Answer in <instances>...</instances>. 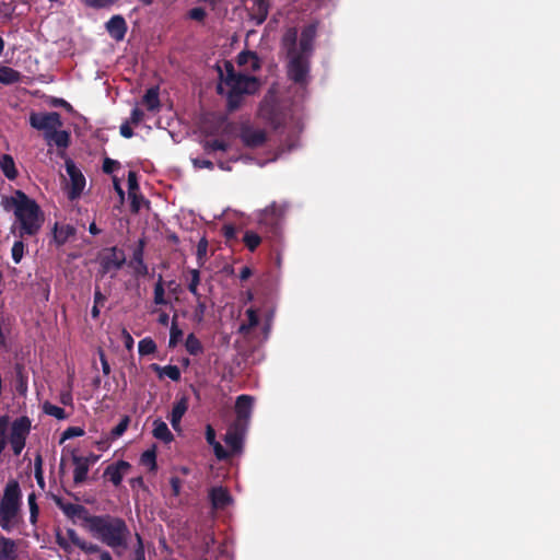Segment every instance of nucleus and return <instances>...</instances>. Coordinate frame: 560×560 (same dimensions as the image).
<instances>
[{"mask_svg": "<svg viewBox=\"0 0 560 560\" xmlns=\"http://www.w3.org/2000/svg\"><path fill=\"white\" fill-rule=\"evenodd\" d=\"M316 35L315 25L311 24L304 27L298 42L296 28H289L282 38V46L288 58L289 78L304 85L308 81L310 57L313 50V42Z\"/></svg>", "mask_w": 560, "mask_h": 560, "instance_id": "nucleus-1", "label": "nucleus"}, {"mask_svg": "<svg viewBox=\"0 0 560 560\" xmlns=\"http://www.w3.org/2000/svg\"><path fill=\"white\" fill-rule=\"evenodd\" d=\"M84 528L97 540L122 556L129 548L131 532L121 517L110 514L83 516Z\"/></svg>", "mask_w": 560, "mask_h": 560, "instance_id": "nucleus-2", "label": "nucleus"}, {"mask_svg": "<svg viewBox=\"0 0 560 560\" xmlns=\"http://www.w3.org/2000/svg\"><path fill=\"white\" fill-rule=\"evenodd\" d=\"M7 210L14 213L15 221L11 228L12 233L18 230L19 237L36 235L44 223V213L36 201L22 190L3 200Z\"/></svg>", "mask_w": 560, "mask_h": 560, "instance_id": "nucleus-3", "label": "nucleus"}, {"mask_svg": "<svg viewBox=\"0 0 560 560\" xmlns=\"http://www.w3.org/2000/svg\"><path fill=\"white\" fill-rule=\"evenodd\" d=\"M217 68L220 78L218 92L228 96L232 107L235 106V98L238 95L255 93L259 88V82L255 77L236 72L234 66L229 61H224L222 66L218 65Z\"/></svg>", "mask_w": 560, "mask_h": 560, "instance_id": "nucleus-4", "label": "nucleus"}, {"mask_svg": "<svg viewBox=\"0 0 560 560\" xmlns=\"http://www.w3.org/2000/svg\"><path fill=\"white\" fill-rule=\"evenodd\" d=\"M21 498L19 483L14 480L9 481L0 500V527L8 533L19 529L23 523Z\"/></svg>", "mask_w": 560, "mask_h": 560, "instance_id": "nucleus-5", "label": "nucleus"}, {"mask_svg": "<svg viewBox=\"0 0 560 560\" xmlns=\"http://www.w3.org/2000/svg\"><path fill=\"white\" fill-rule=\"evenodd\" d=\"M31 420L27 417L16 418L10 422L9 417H0V454L10 444L14 455L19 456L25 447L31 432Z\"/></svg>", "mask_w": 560, "mask_h": 560, "instance_id": "nucleus-6", "label": "nucleus"}, {"mask_svg": "<svg viewBox=\"0 0 560 560\" xmlns=\"http://www.w3.org/2000/svg\"><path fill=\"white\" fill-rule=\"evenodd\" d=\"M30 125L39 131H43L44 138H48L56 129L62 127L61 116L57 112L32 113L30 115Z\"/></svg>", "mask_w": 560, "mask_h": 560, "instance_id": "nucleus-7", "label": "nucleus"}, {"mask_svg": "<svg viewBox=\"0 0 560 560\" xmlns=\"http://www.w3.org/2000/svg\"><path fill=\"white\" fill-rule=\"evenodd\" d=\"M66 172L69 176L68 196L74 200L81 196L85 187V178L71 160L66 161Z\"/></svg>", "mask_w": 560, "mask_h": 560, "instance_id": "nucleus-8", "label": "nucleus"}, {"mask_svg": "<svg viewBox=\"0 0 560 560\" xmlns=\"http://www.w3.org/2000/svg\"><path fill=\"white\" fill-rule=\"evenodd\" d=\"M254 399L248 395H241L236 399L235 410H236V424H241L246 427L253 409Z\"/></svg>", "mask_w": 560, "mask_h": 560, "instance_id": "nucleus-9", "label": "nucleus"}, {"mask_svg": "<svg viewBox=\"0 0 560 560\" xmlns=\"http://www.w3.org/2000/svg\"><path fill=\"white\" fill-rule=\"evenodd\" d=\"M125 262V256L121 252L115 247L110 248L101 260L103 273H107L112 270H118Z\"/></svg>", "mask_w": 560, "mask_h": 560, "instance_id": "nucleus-10", "label": "nucleus"}, {"mask_svg": "<svg viewBox=\"0 0 560 560\" xmlns=\"http://www.w3.org/2000/svg\"><path fill=\"white\" fill-rule=\"evenodd\" d=\"M246 427L234 423L225 434V443L233 453L242 448Z\"/></svg>", "mask_w": 560, "mask_h": 560, "instance_id": "nucleus-11", "label": "nucleus"}, {"mask_svg": "<svg viewBox=\"0 0 560 560\" xmlns=\"http://www.w3.org/2000/svg\"><path fill=\"white\" fill-rule=\"evenodd\" d=\"M106 31L115 40H122L127 32L125 19L121 15L112 16L106 23Z\"/></svg>", "mask_w": 560, "mask_h": 560, "instance_id": "nucleus-12", "label": "nucleus"}, {"mask_svg": "<svg viewBox=\"0 0 560 560\" xmlns=\"http://www.w3.org/2000/svg\"><path fill=\"white\" fill-rule=\"evenodd\" d=\"M242 140L247 147L256 148L266 141V132L259 128L246 127L242 131Z\"/></svg>", "mask_w": 560, "mask_h": 560, "instance_id": "nucleus-13", "label": "nucleus"}, {"mask_svg": "<svg viewBox=\"0 0 560 560\" xmlns=\"http://www.w3.org/2000/svg\"><path fill=\"white\" fill-rule=\"evenodd\" d=\"M209 498L214 509H225L232 503V497L223 487H213L209 492Z\"/></svg>", "mask_w": 560, "mask_h": 560, "instance_id": "nucleus-14", "label": "nucleus"}, {"mask_svg": "<svg viewBox=\"0 0 560 560\" xmlns=\"http://www.w3.org/2000/svg\"><path fill=\"white\" fill-rule=\"evenodd\" d=\"M237 65L242 71H256L260 68V61L253 51H243L237 56Z\"/></svg>", "mask_w": 560, "mask_h": 560, "instance_id": "nucleus-15", "label": "nucleus"}, {"mask_svg": "<svg viewBox=\"0 0 560 560\" xmlns=\"http://www.w3.org/2000/svg\"><path fill=\"white\" fill-rule=\"evenodd\" d=\"M187 409L188 404L185 397H182L174 404L170 415V421L175 431H178L180 429V420L183 416L186 413Z\"/></svg>", "mask_w": 560, "mask_h": 560, "instance_id": "nucleus-16", "label": "nucleus"}, {"mask_svg": "<svg viewBox=\"0 0 560 560\" xmlns=\"http://www.w3.org/2000/svg\"><path fill=\"white\" fill-rule=\"evenodd\" d=\"M130 465L127 462L120 460L114 466L107 467L105 475L108 476V479L115 485L118 486L124 475L129 470Z\"/></svg>", "mask_w": 560, "mask_h": 560, "instance_id": "nucleus-17", "label": "nucleus"}, {"mask_svg": "<svg viewBox=\"0 0 560 560\" xmlns=\"http://www.w3.org/2000/svg\"><path fill=\"white\" fill-rule=\"evenodd\" d=\"M73 464H74V470H73V479L75 483H81L86 479L90 464L88 458L82 456H73Z\"/></svg>", "mask_w": 560, "mask_h": 560, "instance_id": "nucleus-18", "label": "nucleus"}, {"mask_svg": "<svg viewBox=\"0 0 560 560\" xmlns=\"http://www.w3.org/2000/svg\"><path fill=\"white\" fill-rule=\"evenodd\" d=\"M18 548L14 540L0 536V560H15Z\"/></svg>", "mask_w": 560, "mask_h": 560, "instance_id": "nucleus-19", "label": "nucleus"}, {"mask_svg": "<svg viewBox=\"0 0 560 560\" xmlns=\"http://www.w3.org/2000/svg\"><path fill=\"white\" fill-rule=\"evenodd\" d=\"M153 435L154 438L168 443L173 440V434L170 431L167 424L161 419L153 421Z\"/></svg>", "mask_w": 560, "mask_h": 560, "instance_id": "nucleus-20", "label": "nucleus"}, {"mask_svg": "<svg viewBox=\"0 0 560 560\" xmlns=\"http://www.w3.org/2000/svg\"><path fill=\"white\" fill-rule=\"evenodd\" d=\"M48 145H57L58 148H67L69 144V132L56 129L48 138L45 139Z\"/></svg>", "mask_w": 560, "mask_h": 560, "instance_id": "nucleus-21", "label": "nucleus"}, {"mask_svg": "<svg viewBox=\"0 0 560 560\" xmlns=\"http://www.w3.org/2000/svg\"><path fill=\"white\" fill-rule=\"evenodd\" d=\"M75 233V229L70 224L56 225L54 237L55 241L62 245Z\"/></svg>", "mask_w": 560, "mask_h": 560, "instance_id": "nucleus-22", "label": "nucleus"}, {"mask_svg": "<svg viewBox=\"0 0 560 560\" xmlns=\"http://www.w3.org/2000/svg\"><path fill=\"white\" fill-rule=\"evenodd\" d=\"M0 168L9 179H14L18 176L13 158L9 154L0 156Z\"/></svg>", "mask_w": 560, "mask_h": 560, "instance_id": "nucleus-23", "label": "nucleus"}, {"mask_svg": "<svg viewBox=\"0 0 560 560\" xmlns=\"http://www.w3.org/2000/svg\"><path fill=\"white\" fill-rule=\"evenodd\" d=\"M142 104L150 112H155L160 107L159 91L158 89H149L142 98Z\"/></svg>", "mask_w": 560, "mask_h": 560, "instance_id": "nucleus-24", "label": "nucleus"}, {"mask_svg": "<svg viewBox=\"0 0 560 560\" xmlns=\"http://www.w3.org/2000/svg\"><path fill=\"white\" fill-rule=\"evenodd\" d=\"M130 264L138 276H145L148 273V267L143 261V250L141 247L135 250Z\"/></svg>", "mask_w": 560, "mask_h": 560, "instance_id": "nucleus-25", "label": "nucleus"}, {"mask_svg": "<svg viewBox=\"0 0 560 560\" xmlns=\"http://www.w3.org/2000/svg\"><path fill=\"white\" fill-rule=\"evenodd\" d=\"M187 281H188V290L195 296L196 300H199L201 295L198 285L200 283V272L197 269H190L187 272Z\"/></svg>", "mask_w": 560, "mask_h": 560, "instance_id": "nucleus-26", "label": "nucleus"}, {"mask_svg": "<svg viewBox=\"0 0 560 560\" xmlns=\"http://www.w3.org/2000/svg\"><path fill=\"white\" fill-rule=\"evenodd\" d=\"M20 74L18 71L9 67H0V82L11 84L18 82Z\"/></svg>", "mask_w": 560, "mask_h": 560, "instance_id": "nucleus-27", "label": "nucleus"}, {"mask_svg": "<svg viewBox=\"0 0 560 560\" xmlns=\"http://www.w3.org/2000/svg\"><path fill=\"white\" fill-rule=\"evenodd\" d=\"M185 347L186 350L192 355H196L202 351V346L194 334H189L187 336Z\"/></svg>", "mask_w": 560, "mask_h": 560, "instance_id": "nucleus-28", "label": "nucleus"}, {"mask_svg": "<svg viewBox=\"0 0 560 560\" xmlns=\"http://www.w3.org/2000/svg\"><path fill=\"white\" fill-rule=\"evenodd\" d=\"M246 315L248 318L247 323L242 324L238 329L240 332L242 334H247L252 328H254L258 324V316L253 308L247 310Z\"/></svg>", "mask_w": 560, "mask_h": 560, "instance_id": "nucleus-29", "label": "nucleus"}, {"mask_svg": "<svg viewBox=\"0 0 560 560\" xmlns=\"http://www.w3.org/2000/svg\"><path fill=\"white\" fill-rule=\"evenodd\" d=\"M156 350V345L151 338H143L138 343V351L141 355H148Z\"/></svg>", "mask_w": 560, "mask_h": 560, "instance_id": "nucleus-30", "label": "nucleus"}, {"mask_svg": "<svg viewBox=\"0 0 560 560\" xmlns=\"http://www.w3.org/2000/svg\"><path fill=\"white\" fill-rule=\"evenodd\" d=\"M43 409L46 415H49L58 420H62L66 418V411L59 406L45 402Z\"/></svg>", "mask_w": 560, "mask_h": 560, "instance_id": "nucleus-31", "label": "nucleus"}, {"mask_svg": "<svg viewBox=\"0 0 560 560\" xmlns=\"http://www.w3.org/2000/svg\"><path fill=\"white\" fill-rule=\"evenodd\" d=\"M154 303L156 305H166L168 302L165 299V289L163 287L162 277L159 278L154 287Z\"/></svg>", "mask_w": 560, "mask_h": 560, "instance_id": "nucleus-32", "label": "nucleus"}, {"mask_svg": "<svg viewBox=\"0 0 560 560\" xmlns=\"http://www.w3.org/2000/svg\"><path fill=\"white\" fill-rule=\"evenodd\" d=\"M27 504L30 508V522L34 525L37 522L38 517V505L36 503V494L34 492L30 493L27 497Z\"/></svg>", "mask_w": 560, "mask_h": 560, "instance_id": "nucleus-33", "label": "nucleus"}, {"mask_svg": "<svg viewBox=\"0 0 560 560\" xmlns=\"http://www.w3.org/2000/svg\"><path fill=\"white\" fill-rule=\"evenodd\" d=\"M207 311L206 302L202 300L201 295L199 300H196V307L192 314L194 320L197 323H201L203 320L205 314Z\"/></svg>", "mask_w": 560, "mask_h": 560, "instance_id": "nucleus-34", "label": "nucleus"}, {"mask_svg": "<svg viewBox=\"0 0 560 560\" xmlns=\"http://www.w3.org/2000/svg\"><path fill=\"white\" fill-rule=\"evenodd\" d=\"M260 115L270 120L271 122H273L276 126L280 125V121L276 118V116L273 115V112H272V108H271V105L269 104V102L266 100L264 101V103L261 104L260 106V110H259Z\"/></svg>", "mask_w": 560, "mask_h": 560, "instance_id": "nucleus-35", "label": "nucleus"}, {"mask_svg": "<svg viewBox=\"0 0 560 560\" xmlns=\"http://www.w3.org/2000/svg\"><path fill=\"white\" fill-rule=\"evenodd\" d=\"M160 376H165L172 381H178L180 377V371L176 365H166L160 369Z\"/></svg>", "mask_w": 560, "mask_h": 560, "instance_id": "nucleus-36", "label": "nucleus"}, {"mask_svg": "<svg viewBox=\"0 0 560 560\" xmlns=\"http://www.w3.org/2000/svg\"><path fill=\"white\" fill-rule=\"evenodd\" d=\"M244 243L253 252L260 244V236L252 231H247L244 235Z\"/></svg>", "mask_w": 560, "mask_h": 560, "instance_id": "nucleus-37", "label": "nucleus"}, {"mask_svg": "<svg viewBox=\"0 0 560 560\" xmlns=\"http://www.w3.org/2000/svg\"><path fill=\"white\" fill-rule=\"evenodd\" d=\"M205 150L207 152H214V151H226L229 145L222 140H209L203 145Z\"/></svg>", "mask_w": 560, "mask_h": 560, "instance_id": "nucleus-38", "label": "nucleus"}, {"mask_svg": "<svg viewBox=\"0 0 560 560\" xmlns=\"http://www.w3.org/2000/svg\"><path fill=\"white\" fill-rule=\"evenodd\" d=\"M61 509L68 516H81V514H83V517L85 514H88L85 509L79 504H66L62 505Z\"/></svg>", "mask_w": 560, "mask_h": 560, "instance_id": "nucleus-39", "label": "nucleus"}, {"mask_svg": "<svg viewBox=\"0 0 560 560\" xmlns=\"http://www.w3.org/2000/svg\"><path fill=\"white\" fill-rule=\"evenodd\" d=\"M24 250H25V245L22 241H15L13 246H12V249H11V254H12V259L14 260L15 264H19L23 256H24Z\"/></svg>", "mask_w": 560, "mask_h": 560, "instance_id": "nucleus-40", "label": "nucleus"}, {"mask_svg": "<svg viewBox=\"0 0 560 560\" xmlns=\"http://www.w3.org/2000/svg\"><path fill=\"white\" fill-rule=\"evenodd\" d=\"M128 425H129V418L125 417L124 419L120 420V422L115 428L112 429L110 439L115 440V439H118L119 436H121L126 432Z\"/></svg>", "mask_w": 560, "mask_h": 560, "instance_id": "nucleus-41", "label": "nucleus"}, {"mask_svg": "<svg viewBox=\"0 0 560 560\" xmlns=\"http://www.w3.org/2000/svg\"><path fill=\"white\" fill-rule=\"evenodd\" d=\"M83 434H84V430L82 428L69 427L68 429H66L63 431L60 443H62L66 440L72 439V438L82 436Z\"/></svg>", "mask_w": 560, "mask_h": 560, "instance_id": "nucleus-42", "label": "nucleus"}, {"mask_svg": "<svg viewBox=\"0 0 560 560\" xmlns=\"http://www.w3.org/2000/svg\"><path fill=\"white\" fill-rule=\"evenodd\" d=\"M182 337L183 331L177 327L175 320H173L170 331V347H175Z\"/></svg>", "mask_w": 560, "mask_h": 560, "instance_id": "nucleus-43", "label": "nucleus"}, {"mask_svg": "<svg viewBox=\"0 0 560 560\" xmlns=\"http://www.w3.org/2000/svg\"><path fill=\"white\" fill-rule=\"evenodd\" d=\"M136 539H137V546L132 553L131 560H145L144 547H143L141 536L139 534H136Z\"/></svg>", "mask_w": 560, "mask_h": 560, "instance_id": "nucleus-44", "label": "nucleus"}, {"mask_svg": "<svg viewBox=\"0 0 560 560\" xmlns=\"http://www.w3.org/2000/svg\"><path fill=\"white\" fill-rule=\"evenodd\" d=\"M79 549H81L83 552L88 555L98 553L100 551H103L104 549H101V547L96 544L86 541L83 539V541L80 544Z\"/></svg>", "mask_w": 560, "mask_h": 560, "instance_id": "nucleus-45", "label": "nucleus"}, {"mask_svg": "<svg viewBox=\"0 0 560 560\" xmlns=\"http://www.w3.org/2000/svg\"><path fill=\"white\" fill-rule=\"evenodd\" d=\"M143 465L148 466L151 470L155 469V454L152 451H147L141 456Z\"/></svg>", "mask_w": 560, "mask_h": 560, "instance_id": "nucleus-46", "label": "nucleus"}, {"mask_svg": "<svg viewBox=\"0 0 560 560\" xmlns=\"http://www.w3.org/2000/svg\"><path fill=\"white\" fill-rule=\"evenodd\" d=\"M56 542L66 552H70L72 550L67 534L63 535L61 533H57Z\"/></svg>", "mask_w": 560, "mask_h": 560, "instance_id": "nucleus-47", "label": "nucleus"}, {"mask_svg": "<svg viewBox=\"0 0 560 560\" xmlns=\"http://www.w3.org/2000/svg\"><path fill=\"white\" fill-rule=\"evenodd\" d=\"M138 188H139V186H138L136 173L135 172H129V174H128L129 196L130 197H135V194L138 190Z\"/></svg>", "mask_w": 560, "mask_h": 560, "instance_id": "nucleus-48", "label": "nucleus"}, {"mask_svg": "<svg viewBox=\"0 0 560 560\" xmlns=\"http://www.w3.org/2000/svg\"><path fill=\"white\" fill-rule=\"evenodd\" d=\"M66 534L71 546L73 545L79 548L83 539L77 534V532L72 528H68Z\"/></svg>", "mask_w": 560, "mask_h": 560, "instance_id": "nucleus-49", "label": "nucleus"}, {"mask_svg": "<svg viewBox=\"0 0 560 560\" xmlns=\"http://www.w3.org/2000/svg\"><path fill=\"white\" fill-rule=\"evenodd\" d=\"M188 16L195 21H203L206 18V11L202 8H194L188 12Z\"/></svg>", "mask_w": 560, "mask_h": 560, "instance_id": "nucleus-50", "label": "nucleus"}, {"mask_svg": "<svg viewBox=\"0 0 560 560\" xmlns=\"http://www.w3.org/2000/svg\"><path fill=\"white\" fill-rule=\"evenodd\" d=\"M213 447L214 454L218 459H225L229 457L230 453L219 443H214L211 445Z\"/></svg>", "mask_w": 560, "mask_h": 560, "instance_id": "nucleus-51", "label": "nucleus"}, {"mask_svg": "<svg viewBox=\"0 0 560 560\" xmlns=\"http://www.w3.org/2000/svg\"><path fill=\"white\" fill-rule=\"evenodd\" d=\"M143 116H144L143 112L141 109H139L138 107H136L131 112L129 122H131L132 125H139L142 121Z\"/></svg>", "mask_w": 560, "mask_h": 560, "instance_id": "nucleus-52", "label": "nucleus"}, {"mask_svg": "<svg viewBox=\"0 0 560 560\" xmlns=\"http://www.w3.org/2000/svg\"><path fill=\"white\" fill-rule=\"evenodd\" d=\"M192 164L196 168H212L213 163L208 160L194 159Z\"/></svg>", "mask_w": 560, "mask_h": 560, "instance_id": "nucleus-53", "label": "nucleus"}, {"mask_svg": "<svg viewBox=\"0 0 560 560\" xmlns=\"http://www.w3.org/2000/svg\"><path fill=\"white\" fill-rule=\"evenodd\" d=\"M130 124L131 122L126 121L120 126V135L125 138H131L133 135Z\"/></svg>", "mask_w": 560, "mask_h": 560, "instance_id": "nucleus-54", "label": "nucleus"}, {"mask_svg": "<svg viewBox=\"0 0 560 560\" xmlns=\"http://www.w3.org/2000/svg\"><path fill=\"white\" fill-rule=\"evenodd\" d=\"M207 247H208V242L206 238H201L198 243V246H197V255H198V258L200 259L202 256L206 255L207 253Z\"/></svg>", "mask_w": 560, "mask_h": 560, "instance_id": "nucleus-55", "label": "nucleus"}, {"mask_svg": "<svg viewBox=\"0 0 560 560\" xmlns=\"http://www.w3.org/2000/svg\"><path fill=\"white\" fill-rule=\"evenodd\" d=\"M206 440L210 445H213L218 442L215 441V432L210 424L206 428Z\"/></svg>", "mask_w": 560, "mask_h": 560, "instance_id": "nucleus-56", "label": "nucleus"}, {"mask_svg": "<svg viewBox=\"0 0 560 560\" xmlns=\"http://www.w3.org/2000/svg\"><path fill=\"white\" fill-rule=\"evenodd\" d=\"M100 360H101V363H102V371H103V373L105 375H109L110 366H109V363L106 360L105 354H104V352L102 350H100Z\"/></svg>", "mask_w": 560, "mask_h": 560, "instance_id": "nucleus-57", "label": "nucleus"}, {"mask_svg": "<svg viewBox=\"0 0 560 560\" xmlns=\"http://www.w3.org/2000/svg\"><path fill=\"white\" fill-rule=\"evenodd\" d=\"M88 5L91 7H106L107 4L112 3L114 0H83Z\"/></svg>", "mask_w": 560, "mask_h": 560, "instance_id": "nucleus-58", "label": "nucleus"}, {"mask_svg": "<svg viewBox=\"0 0 560 560\" xmlns=\"http://www.w3.org/2000/svg\"><path fill=\"white\" fill-rule=\"evenodd\" d=\"M118 165V163L110 159H105L103 164V170L105 173H112L114 168Z\"/></svg>", "mask_w": 560, "mask_h": 560, "instance_id": "nucleus-59", "label": "nucleus"}, {"mask_svg": "<svg viewBox=\"0 0 560 560\" xmlns=\"http://www.w3.org/2000/svg\"><path fill=\"white\" fill-rule=\"evenodd\" d=\"M171 486H172L173 493L175 495H178L179 491H180V486H182L179 478H177V477L171 478Z\"/></svg>", "mask_w": 560, "mask_h": 560, "instance_id": "nucleus-60", "label": "nucleus"}, {"mask_svg": "<svg viewBox=\"0 0 560 560\" xmlns=\"http://www.w3.org/2000/svg\"><path fill=\"white\" fill-rule=\"evenodd\" d=\"M276 212H277V209L275 206H271L269 208H267L265 211H264V217L260 219V222L261 223H265V224H268V219L267 217L270 214V215H276Z\"/></svg>", "mask_w": 560, "mask_h": 560, "instance_id": "nucleus-61", "label": "nucleus"}, {"mask_svg": "<svg viewBox=\"0 0 560 560\" xmlns=\"http://www.w3.org/2000/svg\"><path fill=\"white\" fill-rule=\"evenodd\" d=\"M35 478H36V480H37L38 485H39L42 488H44L45 482H44L43 471H42V468H40V467H37V468L35 469Z\"/></svg>", "mask_w": 560, "mask_h": 560, "instance_id": "nucleus-62", "label": "nucleus"}, {"mask_svg": "<svg viewBox=\"0 0 560 560\" xmlns=\"http://www.w3.org/2000/svg\"><path fill=\"white\" fill-rule=\"evenodd\" d=\"M105 302V296L101 293V291L96 290L94 294V305H102Z\"/></svg>", "mask_w": 560, "mask_h": 560, "instance_id": "nucleus-63", "label": "nucleus"}, {"mask_svg": "<svg viewBox=\"0 0 560 560\" xmlns=\"http://www.w3.org/2000/svg\"><path fill=\"white\" fill-rule=\"evenodd\" d=\"M159 323L161 325H164V326H167L168 325V320H170V316L168 314H166L165 312H162L159 316Z\"/></svg>", "mask_w": 560, "mask_h": 560, "instance_id": "nucleus-64", "label": "nucleus"}]
</instances>
